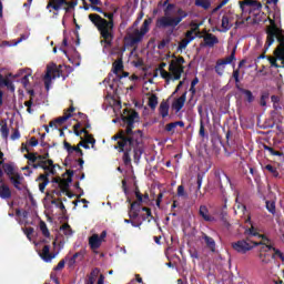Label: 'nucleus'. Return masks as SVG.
I'll return each instance as SVG.
<instances>
[{
    "label": "nucleus",
    "instance_id": "27",
    "mask_svg": "<svg viewBox=\"0 0 284 284\" xmlns=\"http://www.w3.org/2000/svg\"><path fill=\"white\" fill-rule=\"evenodd\" d=\"M22 72H26V74L22 77L21 83L23 88H28V85H30V77H32V70L26 69L22 70Z\"/></svg>",
    "mask_w": 284,
    "mask_h": 284
},
{
    "label": "nucleus",
    "instance_id": "7",
    "mask_svg": "<svg viewBox=\"0 0 284 284\" xmlns=\"http://www.w3.org/2000/svg\"><path fill=\"white\" fill-rule=\"evenodd\" d=\"M232 248L239 254H247V252L254 250V243L250 239L240 240L232 243Z\"/></svg>",
    "mask_w": 284,
    "mask_h": 284
},
{
    "label": "nucleus",
    "instance_id": "43",
    "mask_svg": "<svg viewBox=\"0 0 284 284\" xmlns=\"http://www.w3.org/2000/svg\"><path fill=\"white\" fill-rule=\"evenodd\" d=\"M203 179H205V172L197 173V178H196L197 190H196V192H201V186L203 185Z\"/></svg>",
    "mask_w": 284,
    "mask_h": 284
},
{
    "label": "nucleus",
    "instance_id": "10",
    "mask_svg": "<svg viewBox=\"0 0 284 284\" xmlns=\"http://www.w3.org/2000/svg\"><path fill=\"white\" fill-rule=\"evenodd\" d=\"M199 39H203V42L200 43V48H214L219 43V38L214 33L199 36Z\"/></svg>",
    "mask_w": 284,
    "mask_h": 284
},
{
    "label": "nucleus",
    "instance_id": "39",
    "mask_svg": "<svg viewBox=\"0 0 284 284\" xmlns=\"http://www.w3.org/2000/svg\"><path fill=\"white\" fill-rule=\"evenodd\" d=\"M97 276H99V268L91 271L87 284H94L97 282Z\"/></svg>",
    "mask_w": 284,
    "mask_h": 284
},
{
    "label": "nucleus",
    "instance_id": "50",
    "mask_svg": "<svg viewBox=\"0 0 284 284\" xmlns=\"http://www.w3.org/2000/svg\"><path fill=\"white\" fill-rule=\"evenodd\" d=\"M141 210H142V212H145V213H146V217L150 219V220H149V223H150L151 221H156V219H154V217L152 216V210H151L150 207L144 206V207H142Z\"/></svg>",
    "mask_w": 284,
    "mask_h": 284
},
{
    "label": "nucleus",
    "instance_id": "20",
    "mask_svg": "<svg viewBox=\"0 0 284 284\" xmlns=\"http://www.w3.org/2000/svg\"><path fill=\"white\" fill-rule=\"evenodd\" d=\"M0 168H2V172H4L9 179L10 176H14V174H19V172H14V165H12V163L2 162Z\"/></svg>",
    "mask_w": 284,
    "mask_h": 284
},
{
    "label": "nucleus",
    "instance_id": "64",
    "mask_svg": "<svg viewBox=\"0 0 284 284\" xmlns=\"http://www.w3.org/2000/svg\"><path fill=\"white\" fill-rule=\"evenodd\" d=\"M189 253H190L191 258H196V260H199V251H196V248H191V250L189 251Z\"/></svg>",
    "mask_w": 284,
    "mask_h": 284
},
{
    "label": "nucleus",
    "instance_id": "41",
    "mask_svg": "<svg viewBox=\"0 0 284 284\" xmlns=\"http://www.w3.org/2000/svg\"><path fill=\"white\" fill-rule=\"evenodd\" d=\"M78 3H79L78 1H67V3H63V6H67V7H63L64 12L68 14V12L77 8Z\"/></svg>",
    "mask_w": 284,
    "mask_h": 284
},
{
    "label": "nucleus",
    "instance_id": "29",
    "mask_svg": "<svg viewBox=\"0 0 284 284\" xmlns=\"http://www.w3.org/2000/svg\"><path fill=\"white\" fill-rule=\"evenodd\" d=\"M197 30H199V24H195V28L185 32V40L189 41V43H192V41L196 39V36H194V32H196Z\"/></svg>",
    "mask_w": 284,
    "mask_h": 284
},
{
    "label": "nucleus",
    "instance_id": "5",
    "mask_svg": "<svg viewBox=\"0 0 284 284\" xmlns=\"http://www.w3.org/2000/svg\"><path fill=\"white\" fill-rule=\"evenodd\" d=\"M152 24V18H148L143 21L140 29H135L132 33H129L128 37L124 38L128 45L130 48H134V45H139L143 38L150 32V26Z\"/></svg>",
    "mask_w": 284,
    "mask_h": 284
},
{
    "label": "nucleus",
    "instance_id": "48",
    "mask_svg": "<svg viewBox=\"0 0 284 284\" xmlns=\"http://www.w3.org/2000/svg\"><path fill=\"white\" fill-rule=\"evenodd\" d=\"M135 197L138 200L136 206L141 207V203H143V195L141 194V191L139 190V187L135 189Z\"/></svg>",
    "mask_w": 284,
    "mask_h": 284
},
{
    "label": "nucleus",
    "instance_id": "23",
    "mask_svg": "<svg viewBox=\"0 0 284 284\" xmlns=\"http://www.w3.org/2000/svg\"><path fill=\"white\" fill-rule=\"evenodd\" d=\"M101 239H99V234H93L91 237H89V245L91 250H99L101 247Z\"/></svg>",
    "mask_w": 284,
    "mask_h": 284
},
{
    "label": "nucleus",
    "instance_id": "53",
    "mask_svg": "<svg viewBox=\"0 0 284 284\" xmlns=\"http://www.w3.org/2000/svg\"><path fill=\"white\" fill-rule=\"evenodd\" d=\"M61 230L65 236H72V227H70L69 224L62 225Z\"/></svg>",
    "mask_w": 284,
    "mask_h": 284
},
{
    "label": "nucleus",
    "instance_id": "11",
    "mask_svg": "<svg viewBox=\"0 0 284 284\" xmlns=\"http://www.w3.org/2000/svg\"><path fill=\"white\" fill-rule=\"evenodd\" d=\"M169 72L172 74V81H179L181 79V74L185 72V67L176 65L174 62H170Z\"/></svg>",
    "mask_w": 284,
    "mask_h": 284
},
{
    "label": "nucleus",
    "instance_id": "12",
    "mask_svg": "<svg viewBox=\"0 0 284 284\" xmlns=\"http://www.w3.org/2000/svg\"><path fill=\"white\" fill-rule=\"evenodd\" d=\"M245 6L255 8V10H261V8H263V4L258 0H243L240 1V10H242V12H245Z\"/></svg>",
    "mask_w": 284,
    "mask_h": 284
},
{
    "label": "nucleus",
    "instance_id": "51",
    "mask_svg": "<svg viewBox=\"0 0 284 284\" xmlns=\"http://www.w3.org/2000/svg\"><path fill=\"white\" fill-rule=\"evenodd\" d=\"M187 45H190V40H186L185 38L182 39L178 45V51L185 50V48H187Z\"/></svg>",
    "mask_w": 284,
    "mask_h": 284
},
{
    "label": "nucleus",
    "instance_id": "32",
    "mask_svg": "<svg viewBox=\"0 0 284 284\" xmlns=\"http://www.w3.org/2000/svg\"><path fill=\"white\" fill-rule=\"evenodd\" d=\"M79 257H80V261H83L82 252H77L75 254H73V256L68 261V266L74 267V265L77 264V258H79Z\"/></svg>",
    "mask_w": 284,
    "mask_h": 284
},
{
    "label": "nucleus",
    "instance_id": "6",
    "mask_svg": "<svg viewBox=\"0 0 284 284\" xmlns=\"http://www.w3.org/2000/svg\"><path fill=\"white\" fill-rule=\"evenodd\" d=\"M139 119H140L139 112L136 111H131L129 112L128 115L122 116V121L124 125H126L124 130L126 134L134 136V134L136 133V131H134V124L139 123Z\"/></svg>",
    "mask_w": 284,
    "mask_h": 284
},
{
    "label": "nucleus",
    "instance_id": "13",
    "mask_svg": "<svg viewBox=\"0 0 284 284\" xmlns=\"http://www.w3.org/2000/svg\"><path fill=\"white\" fill-rule=\"evenodd\" d=\"M40 257L44 263H50L52 258H57V254L50 253V245H44L42 252L40 253Z\"/></svg>",
    "mask_w": 284,
    "mask_h": 284
},
{
    "label": "nucleus",
    "instance_id": "31",
    "mask_svg": "<svg viewBox=\"0 0 284 284\" xmlns=\"http://www.w3.org/2000/svg\"><path fill=\"white\" fill-rule=\"evenodd\" d=\"M24 159L28 160V165H34L37 161H39L38 153H27L24 154Z\"/></svg>",
    "mask_w": 284,
    "mask_h": 284
},
{
    "label": "nucleus",
    "instance_id": "22",
    "mask_svg": "<svg viewBox=\"0 0 284 284\" xmlns=\"http://www.w3.org/2000/svg\"><path fill=\"white\" fill-rule=\"evenodd\" d=\"M0 199H12V191H10V186H8L7 184L0 185Z\"/></svg>",
    "mask_w": 284,
    "mask_h": 284
},
{
    "label": "nucleus",
    "instance_id": "60",
    "mask_svg": "<svg viewBox=\"0 0 284 284\" xmlns=\"http://www.w3.org/2000/svg\"><path fill=\"white\" fill-rule=\"evenodd\" d=\"M171 63H174L175 65H183V63H185V58L179 57L175 60H172Z\"/></svg>",
    "mask_w": 284,
    "mask_h": 284
},
{
    "label": "nucleus",
    "instance_id": "15",
    "mask_svg": "<svg viewBox=\"0 0 284 284\" xmlns=\"http://www.w3.org/2000/svg\"><path fill=\"white\" fill-rule=\"evenodd\" d=\"M185 99H187V92H184L173 102V110L181 112V110H183V105H185Z\"/></svg>",
    "mask_w": 284,
    "mask_h": 284
},
{
    "label": "nucleus",
    "instance_id": "3",
    "mask_svg": "<svg viewBox=\"0 0 284 284\" xmlns=\"http://www.w3.org/2000/svg\"><path fill=\"white\" fill-rule=\"evenodd\" d=\"M102 14L105 19L101 18L98 13H90L89 20L100 32L101 43H104L105 48H112V41H114V13L102 12Z\"/></svg>",
    "mask_w": 284,
    "mask_h": 284
},
{
    "label": "nucleus",
    "instance_id": "36",
    "mask_svg": "<svg viewBox=\"0 0 284 284\" xmlns=\"http://www.w3.org/2000/svg\"><path fill=\"white\" fill-rule=\"evenodd\" d=\"M39 227L42 235L45 236V239H50V230H48V224H45L43 220L40 221Z\"/></svg>",
    "mask_w": 284,
    "mask_h": 284
},
{
    "label": "nucleus",
    "instance_id": "52",
    "mask_svg": "<svg viewBox=\"0 0 284 284\" xmlns=\"http://www.w3.org/2000/svg\"><path fill=\"white\" fill-rule=\"evenodd\" d=\"M23 233L26 234L27 239H29V241H32V234H34V229L26 227L23 229Z\"/></svg>",
    "mask_w": 284,
    "mask_h": 284
},
{
    "label": "nucleus",
    "instance_id": "45",
    "mask_svg": "<svg viewBox=\"0 0 284 284\" xmlns=\"http://www.w3.org/2000/svg\"><path fill=\"white\" fill-rule=\"evenodd\" d=\"M59 0H50L47 4V10H54L55 12H59Z\"/></svg>",
    "mask_w": 284,
    "mask_h": 284
},
{
    "label": "nucleus",
    "instance_id": "18",
    "mask_svg": "<svg viewBox=\"0 0 284 284\" xmlns=\"http://www.w3.org/2000/svg\"><path fill=\"white\" fill-rule=\"evenodd\" d=\"M203 241L205 242L206 247L211 252H216V242L213 237L209 236L207 234L203 233L202 235Z\"/></svg>",
    "mask_w": 284,
    "mask_h": 284
},
{
    "label": "nucleus",
    "instance_id": "37",
    "mask_svg": "<svg viewBox=\"0 0 284 284\" xmlns=\"http://www.w3.org/2000/svg\"><path fill=\"white\" fill-rule=\"evenodd\" d=\"M264 170L270 172V174H272V176H274L275 179H278L280 176L278 169H276L274 165L267 164L264 166Z\"/></svg>",
    "mask_w": 284,
    "mask_h": 284
},
{
    "label": "nucleus",
    "instance_id": "34",
    "mask_svg": "<svg viewBox=\"0 0 284 284\" xmlns=\"http://www.w3.org/2000/svg\"><path fill=\"white\" fill-rule=\"evenodd\" d=\"M195 6L197 8H203V10H210L212 1L210 0H195Z\"/></svg>",
    "mask_w": 284,
    "mask_h": 284
},
{
    "label": "nucleus",
    "instance_id": "57",
    "mask_svg": "<svg viewBox=\"0 0 284 284\" xmlns=\"http://www.w3.org/2000/svg\"><path fill=\"white\" fill-rule=\"evenodd\" d=\"M59 186L62 190V192H68V187H70V184H68L65 180H61Z\"/></svg>",
    "mask_w": 284,
    "mask_h": 284
},
{
    "label": "nucleus",
    "instance_id": "63",
    "mask_svg": "<svg viewBox=\"0 0 284 284\" xmlns=\"http://www.w3.org/2000/svg\"><path fill=\"white\" fill-rule=\"evenodd\" d=\"M270 95L268 94H262L261 99H260V105H262V108H265V105H267V102L265 101Z\"/></svg>",
    "mask_w": 284,
    "mask_h": 284
},
{
    "label": "nucleus",
    "instance_id": "33",
    "mask_svg": "<svg viewBox=\"0 0 284 284\" xmlns=\"http://www.w3.org/2000/svg\"><path fill=\"white\" fill-rule=\"evenodd\" d=\"M233 61H236V47L231 51V54L224 59H222V62L225 65H230Z\"/></svg>",
    "mask_w": 284,
    "mask_h": 284
},
{
    "label": "nucleus",
    "instance_id": "38",
    "mask_svg": "<svg viewBox=\"0 0 284 284\" xmlns=\"http://www.w3.org/2000/svg\"><path fill=\"white\" fill-rule=\"evenodd\" d=\"M123 70V60H116L113 62V73L119 74Z\"/></svg>",
    "mask_w": 284,
    "mask_h": 284
},
{
    "label": "nucleus",
    "instance_id": "21",
    "mask_svg": "<svg viewBox=\"0 0 284 284\" xmlns=\"http://www.w3.org/2000/svg\"><path fill=\"white\" fill-rule=\"evenodd\" d=\"M237 91L241 92V94H244L246 103H254L256 98L254 97V93H252L250 90L240 87Z\"/></svg>",
    "mask_w": 284,
    "mask_h": 284
},
{
    "label": "nucleus",
    "instance_id": "49",
    "mask_svg": "<svg viewBox=\"0 0 284 284\" xmlns=\"http://www.w3.org/2000/svg\"><path fill=\"white\" fill-rule=\"evenodd\" d=\"M178 196L182 199H187V192H185V186L183 185L178 186Z\"/></svg>",
    "mask_w": 284,
    "mask_h": 284
},
{
    "label": "nucleus",
    "instance_id": "19",
    "mask_svg": "<svg viewBox=\"0 0 284 284\" xmlns=\"http://www.w3.org/2000/svg\"><path fill=\"white\" fill-rule=\"evenodd\" d=\"M258 245H262L258 250V254H267L270 250H274V245L266 244L265 242H253V247H258Z\"/></svg>",
    "mask_w": 284,
    "mask_h": 284
},
{
    "label": "nucleus",
    "instance_id": "42",
    "mask_svg": "<svg viewBox=\"0 0 284 284\" xmlns=\"http://www.w3.org/2000/svg\"><path fill=\"white\" fill-rule=\"evenodd\" d=\"M265 203H266V210L271 214H276V202L266 200Z\"/></svg>",
    "mask_w": 284,
    "mask_h": 284
},
{
    "label": "nucleus",
    "instance_id": "47",
    "mask_svg": "<svg viewBox=\"0 0 284 284\" xmlns=\"http://www.w3.org/2000/svg\"><path fill=\"white\" fill-rule=\"evenodd\" d=\"M271 250L274 251V254L271 255V258H276V256H278V258H281L284 262V255H283V252H281V250H278L274 246Z\"/></svg>",
    "mask_w": 284,
    "mask_h": 284
},
{
    "label": "nucleus",
    "instance_id": "56",
    "mask_svg": "<svg viewBox=\"0 0 284 284\" xmlns=\"http://www.w3.org/2000/svg\"><path fill=\"white\" fill-rule=\"evenodd\" d=\"M65 267V260H61L55 267H53L54 272H61Z\"/></svg>",
    "mask_w": 284,
    "mask_h": 284
},
{
    "label": "nucleus",
    "instance_id": "30",
    "mask_svg": "<svg viewBox=\"0 0 284 284\" xmlns=\"http://www.w3.org/2000/svg\"><path fill=\"white\" fill-rule=\"evenodd\" d=\"M232 79L235 81V88L239 90L241 87V70L240 69H234L232 73Z\"/></svg>",
    "mask_w": 284,
    "mask_h": 284
},
{
    "label": "nucleus",
    "instance_id": "26",
    "mask_svg": "<svg viewBox=\"0 0 284 284\" xmlns=\"http://www.w3.org/2000/svg\"><path fill=\"white\" fill-rule=\"evenodd\" d=\"M214 70L219 77H223L225 72V62H223V59L216 61Z\"/></svg>",
    "mask_w": 284,
    "mask_h": 284
},
{
    "label": "nucleus",
    "instance_id": "17",
    "mask_svg": "<svg viewBox=\"0 0 284 284\" xmlns=\"http://www.w3.org/2000/svg\"><path fill=\"white\" fill-rule=\"evenodd\" d=\"M63 145H64V150H67L68 154H72L73 152H77L80 156H83V150H81V146H79V145L72 146V144H70V142H68V141H64Z\"/></svg>",
    "mask_w": 284,
    "mask_h": 284
},
{
    "label": "nucleus",
    "instance_id": "25",
    "mask_svg": "<svg viewBox=\"0 0 284 284\" xmlns=\"http://www.w3.org/2000/svg\"><path fill=\"white\" fill-rule=\"evenodd\" d=\"M159 114L162 115V119H165L170 114V104L165 101H162L159 106Z\"/></svg>",
    "mask_w": 284,
    "mask_h": 284
},
{
    "label": "nucleus",
    "instance_id": "55",
    "mask_svg": "<svg viewBox=\"0 0 284 284\" xmlns=\"http://www.w3.org/2000/svg\"><path fill=\"white\" fill-rule=\"evenodd\" d=\"M0 85H6L7 88H10L12 83L10 82V80L3 78V75L0 74Z\"/></svg>",
    "mask_w": 284,
    "mask_h": 284
},
{
    "label": "nucleus",
    "instance_id": "54",
    "mask_svg": "<svg viewBox=\"0 0 284 284\" xmlns=\"http://www.w3.org/2000/svg\"><path fill=\"white\" fill-rule=\"evenodd\" d=\"M1 134L4 139H8V134H10V129H8V123H4L1 126Z\"/></svg>",
    "mask_w": 284,
    "mask_h": 284
},
{
    "label": "nucleus",
    "instance_id": "59",
    "mask_svg": "<svg viewBox=\"0 0 284 284\" xmlns=\"http://www.w3.org/2000/svg\"><path fill=\"white\" fill-rule=\"evenodd\" d=\"M176 128L175 122H171L169 124L165 125V132H172L174 133V129Z\"/></svg>",
    "mask_w": 284,
    "mask_h": 284
},
{
    "label": "nucleus",
    "instance_id": "44",
    "mask_svg": "<svg viewBox=\"0 0 284 284\" xmlns=\"http://www.w3.org/2000/svg\"><path fill=\"white\" fill-rule=\"evenodd\" d=\"M31 168H33V170H39V168H41V170H50V166L45 165V162L41 160H39L38 163L31 164Z\"/></svg>",
    "mask_w": 284,
    "mask_h": 284
},
{
    "label": "nucleus",
    "instance_id": "61",
    "mask_svg": "<svg viewBox=\"0 0 284 284\" xmlns=\"http://www.w3.org/2000/svg\"><path fill=\"white\" fill-rule=\"evenodd\" d=\"M245 234H248V236H258L260 233L254 230V226L245 231Z\"/></svg>",
    "mask_w": 284,
    "mask_h": 284
},
{
    "label": "nucleus",
    "instance_id": "14",
    "mask_svg": "<svg viewBox=\"0 0 284 284\" xmlns=\"http://www.w3.org/2000/svg\"><path fill=\"white\" fill-rule=\"evenodd\" d=\"M9 180L12 183L13 187H16V190H18L19 192L23 190V187L21 186V182L23 181V176H21V173H16L13 176H10Z\"/></svg>",
    "mask_w": 284,
    "mask_h": 284
},
{
    "label": "nucleus",
    "instance_id": "40",
    "mask_svg": "<svg viewBox=\"0 0 284 284\" xmlns=\"http://www.w3.org/2000/svg\"><path fill=\"white\" fill-rule=\"evenodd\" d=\"M222 28L224 32H227L232 28V23H230V17L223 16L222 17Z\"/></svg>",
    "mask_w": 284,
    "mask_h": 284
},
{
    "label": "nucleus",
    "instance_id": "16",
    "mask_svg": "<svg viewBox=\"0 0 284 284\" xmlns=\"http://www.w3.org/2000/svg\"><path fill=\"white\" fill-rule=\"evenodd\" d=\"M199 214L207 223H212V221H214V216L210 215V210H207V206L205 205L200 206Z\"/></svg>",
    "mask_w": 284,
    "mask_h": 284
},
{
    "label": "nucleus",
    "instance_id": "35",
    "mask_svg": "<svg viewBox=\"0 0 284 284\" xmlns=\"http://www.w3.org/2000/svg\"><path fill=\"white\" fill-rule=\"evenodd\" d=\"M148 105L151 110H156V106L159 105V97H156V94H151Z\"/></svg>",
    "mask_w": 284,
    "mask_h": 284
},
{
    "label": "nucleus",
    "instance_id": "46",
    "mask_svg": "<svg viewBox=\"0 0 284 284\" xmlns=\"http://www.w3.org/2000/svg\"><path fill=\"white\" fill-rule=\"evenodd\" d=\"M160 74H161L162 79H164L166 81V83H170V81H172V73L168 72L165 69H162L160 71Z\"/></svg>",
    "mask_w": 284,
    "mask_h": 284
},
{
    "label": "nucleus",
    "instance_id": "4",
    "mask_svg": "<svg viewBox=\"0 0 284 284\" xmlns=\"http://www.w3.org/2000/svg\"><path fill=\"white\" fill-rule=\"evenodd\" d=\"M174 8H175L174 3H169L164 9V16L156 19L155 27L159 30H168L170 28L171 32H174V30L181 23V21H183V19H186V17H189V13L183 9H178L176 17L170 16V11L174 10Z\"/></svg>",
    "mask_w": 284,
    "mask_h": 284
},
{
    "label": "nucleus",
    "instance_id": "62",
    "mask_svg": "<svg viewBox=\"0 0 284 284\" xmlns=\"http://www.w3.org/2000/svg\"><path fill=\"white\" fill-rule=\"evenodd\" d=\"M19 139H21V133L18 131V129H16L11 134V141H17Z\"/></svg>",
    "mask_w": 284,
    "mask_h": 284
},
{
    "label": "nucleus",
    "instance_id": "58",
    "mask_svg": "<svg viewBox=\"0 0 284 284\" xmlns=\"http://www.w3.org/2000/svg\"><path fill=\"white\" fill-rule=\"evenodd\" d=\"M85 143L92 145V148H94V143H97V140L94 139V136H92V134H89V136H85Z\"/></svg>",
    "mask_w": 284,
    "mask_h": 284
},
{
    "label": "nucleus",
    "instance_id": "8",
    "mask_svg": "<svg viewBox=\"0 0 284 284\" xmlns=\"http://www.w3.org/2000/svg\"><path fill=\"white\" fill-rule=\"evenodd\" d=\"M57 74L59 77V69H57V64L50 63L47 67V73L44 75L45 90H50V83H52V79H57Z\"/></svg>",
    "mask_w": 284,
    "mask_h": 284
},
{
    "label": "nucleus",
    "instance_id": "1",
    "mask_svg": "<svg viewBox=\"0 0 284 284\" xmlns=\"http://www.w3.org/2000/svg\"><path fill=\"white\" fill-rule=\"evenodd\" d=\"M112 141H118L115 150L123 152L122 161L124 165L132 164V158L130 152H133V161L139 165L141 156L145 152V143H143V131L135 130L133 135L128 134L125 130H120L115 135L112 136Z\"/></svg>",
    "mask_w": 284,
    "mask_h": 284
},
{
    "label": "nucleus",
    "instance_id": "28",
    "mask_svg": "<svg viewBox=\"0 0 284 284\" xmlns=\"http://www.w3.org/2000/svg\"><path fill=\"white\" fill-rule=\"evenodd\" d=\"M257 257L263 265H270L272 263V255L270 253H258Z\"/></svg>",
    "mask_w": 284,
    "mask_h": 284
},
{
    "label": "nucleus",
    "instance_id": "2",
    "mask_svg": "<svg viewBox=\"0 0 284 284\" xmlns=\"http://www.w3.org/2000/svg\"><path fill=\"white\" fill-rule=\"evenodd\" d=\"M266 34L264 51L257 57V61L267 59L271 68H284V36H278L276 26L268 27Z\"/></svg>",
    "mask_w": 284,
    "mask_h": 284
},
{
    "label": "nucleus",
    "instance_id": "9",
    "mask_svg": "<svg viewBox=\"0 0 284 284\" xmlns=\"http://www.w3.org/2000/svg\"><path fill=\"white\" fill-rule=\"evenodd\" d=\"M74 106L71 105L62 116L54 119L49 123V128H59V125H63L68 119H72V112H74Z\"/></svg>",
    "mask_w": 284,
    "mask_h": 284
},
{
    "label": "nucleus",
    "instance_id": "24",
    "mask_svg": "<svg viewBox=\"0 0 284 284\" xmlns=\"http://www.w3.org/2000/svg\"><path fill=\"white\" fill-rule=\"evenodd\" d=\"M141 212V207H136V202H132L129 210V217L130 219H139V214Z\"/></svg>",
    "mask_w": 284,
    "mask_h": 284
}]
</instances>
